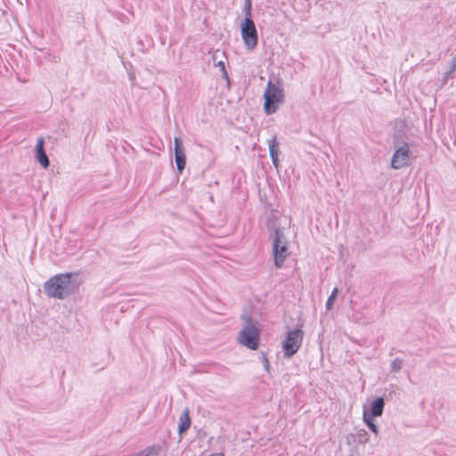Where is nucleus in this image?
Returning a JSON list of instances; mask_svg holds the SVG:
<instances>
[{"mask_svg":"<svg viewBox=\"0 0 456 456\" xmlns=\"http://www.w3.org/2000/svg\"><path fill=\"white\" fill-rule=\"evenodd\" d=\"M71 273H60L51 277L44 284L45 294L49 297L64 299L73 294L77 285L71 280Z\"/></svg>","mask_w":456,"mask_h":456,"instance_id":"1","label":"nucleus"},{"mask_svg":"<svg viewBox=\"0 0 456 456\" xmlns=\"http://www.w3.org/2000/svg\"><path fill=\"white\" fill-rule=\"evenodd\" d=\"M243 321L242 329L238 335V342L251 350H256L260 335L258 322L249 316H243Z\"/></svg>","mask_w":456,"mask_h":456,"instance_id":"2","label":"nucleus"},{"mask_svg":"<svg viewBox=\"0 0 456 456\" xmlns=\"http://www.w3.org/2000/svg\"><path fill=\"white\" fill-rule=\"evenodd\" d=\"M264 98L265 111L267 114H273L278 110L279 104L283 102V89L279 83L274 84L269 80L264 93Z\"/></svg>","mask_w":456,"mask_h":456,"instance_id":"3","label":"nucleus"},{"mask_svg":"<svg viewBox=\"0 0 456 456\" xmlns=\"http://www.w3.org/2000/svg\"><path fill=\"white\" fill-rule=\"evenodd\" d=\"M385 407V401L382 397H377L372 400L370 403L369 408H364L362 412V421L370 428V430L379 435V430L378 426L374 422V418L380 417L383 414Z\"/></svg>","mask_w":456,"mask_h":456,"instance_id":"4","label":"nucleus"},{"mask_svg":"<svg viewBox=\"0 0 456 456\" xmlns=\"http://www.w3.org/2000/svg\"><path fill=\"white\" fill-rule=\"evenodd\" d=\"M303 338L304 332L299 328L289 330L287 333L282 342V350L285 357L290 358L298 351L302 345Z\"/></svg>","mask_w":456,"mask_h":456,"instance_id":"5","label":"nucleus"},{"mask_svg":"<svg viewBox=\"0 0 456 456\" xmlns=\"http://www.w3.org/2000/svg\"><path fill=\"white\" fill-rule=\"evenodd\" d=\"M241 37L248 50L252 51L256 47L258 36L255 23L250 17L249 11L241 24Z\"/></svg>","mask_w":456,"mask_h":456,"instance_id":"6","label":"nucleus"},{"mask_svg":"<svg viewBox=\"0 0 456 456\" xmlns=\"http://www.w3.org/2000/svg\"><path fill=\"white\" fill-rule=\"evenodd\" d=\"M282 233L279 231H275V238L273 241V257L274 265L277 268H281L288 256V248L286 243L282 240Z\"/></svg>","mask_w":456,"mask_h":456,"instance_id":"7","label":"nucleus"},{"mask_svg":"<svg viewBox=\"0 0 456 456\" xmlns=\"http://www.w3.org/2000/svg\"><path fill=\"white\" fill-rule=\"evenodd\" d=\"M411 152L408 143H403L398 147L391 159V167L394 169H401L408 165L411 159Z\"/></svg>","mask_w":456,"mask_h":456,"instance_id":"8","label":"nucleus"},{"mask_svg":"<svg viewBox=\"0 0 456 456\" xmlns=\"http://www.w3.org/2000/svg\"><path fill=\"white\" fill-rule=\"evenodd\" d=\"M175 159L177 170L181 173L186 164V156L183 148L182 140L179 137H175Z\"/></svg>","mask_w":456,"mask_h":456,"instance_id":"9","label":"nucleus"},{"mask_svg":"<svg viewBox=\"0 0 456 456\" xmlns=\"http://www.w3.org/2000/svg\"><path fill=\"white\" fill-rule=\"evenodd\" d=\"M267 144L269 148V154L270 158L272 159V162L276 169L280 167V160H279V142L277 140V137L274 135L267 140Z\"/></svg>","mask_w":456,"mask_h":456,"instance_id":"10","label":"nucleus"},{"mask_svg":"<svg viewBox=\"0 0 456 456\" xmlns=\"http://www.w3.org/2000/svg\"><path fill=\"white\" fill-rule=\"evenodd\" d=\"M44 143H45V141H44L43 137L37 138V144H36V153H37L36 157H37V159L39 162V164L44 168H46L49 167L50 163H49L48 157L44 150Z\"/></svg>","mask_w":456,"mask_h":456,"instance_id":"11","label":"nucleus"},{"mask_svg":"<svg viewBox=\"0 0 456 456\" xmlns=\"http://www.w3.org/2000/svg\"><path fill=\"white\" fill-rule=\"evenodd\" d=\"M191 427V419L189 416V411L185 410L180 416L178 431L180 434L188 430Z\"/></svg>","mask_w":456,"mask_h":456,"instance_id":"12","label":"nucleus"},{"mask_svg":"<svg viewBox=\"0 0 456 456\" xmlns=\"http://www.w3.org/2000/svg\"><path fill=\"white\" fill-rule=\"evenodd\" d=\"M355 437H356V441L359 444H367L370 440V436L364 428L357 429V431L355 433Z\"/></svg>","mask_w":456,"mask_h":456,"instance_id":"13","label":"nucleus"},{"mask_svg":"<svg viewBox=\"0 0 456 456\" xmlns=\"http://www.w3.org/2000/svg\"><path fill=\"white\" fill-rule=\"evenodd\" d=\"M338 288H334L329 296L327 301H326V309L330 310L332 308L333 303L338 296Z\"/></svg>","mask_w":456,"mask_h":456,"instance_id":"14","label":"nucleus"},{"mask_svg":"<svg viewBox=\"0 0 456 456\" xmlns=\"http://www.w3.org/2000/svg\"><path fill=\"white\" fill-rule=\"evenodd\" d=\"M403 365V361L400 358H395L392 361L390 364L391 371L397 372L399 371Z\"/></svg>","mask_w":456,"mask_h":456,"instance_id":"15","label":"nucleus"},{"mask_svg":"<svg viewBox=\"0 0 456 456\" xmlns=\"http://www.w3.org/2000/svg\"><path fill=\"white\" fill-rule=\"evenodd\" d=\"M212 59H213V61L216 62V53H214L212 55ZM215 65H216L220 69V71L223 73V76L224 77H228L226 69H225V65H224V62L223 61H218L216 63H215Z\"/></svg>","mask_w":456,"mask_h":456,"instance_id":"16","label":"nucleus"},{"mask_svg":"<svg viewBox=\"0 0 456 456\" xmlns=\"http://www.w3.org/2000/svg\"><path fill=\"white\" fill-rule=\"evenodd\" d=\"M456 58L453 60L452 63V66L450 68V69L445 72L444 74V83H446L448 77L453 73L456 71Z\"/></svg>","mask_w":456,"mask_h":456,"instance_id":"17","label":"nucleus"},{"mask_svg":"<svg viewBox=\"0 0 456 456\" xmlns=\"http://www.w3.org/2000/svg\"><path fill=\"white\" fill-rule=\"evenodd\" d=\"M208 456H224V454L223 452H217V453H212Z\"/></svg>","mask_w":456,"mask_h":456,"instance_id":"18","label":"nucleus"},{"mask_svg":"<svg viewBox=\"0 0 456 456\" xmlns=\"http://www.w3.org/2000/svg\"><path fill=\"white\" fill-rule=\"evenodd\" d=\"M265 367L266 370H268V367H269V362H268V360L265 357Z\"/></svg>","mask_w":456,"mask_h":456,"instance_id":"19","label":"nucleus"}]
</instances>
